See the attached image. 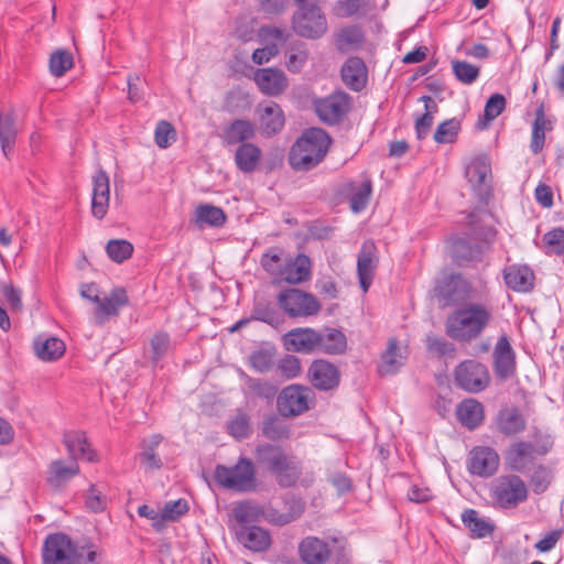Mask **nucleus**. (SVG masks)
Listing matches in <instances>:
<instances>
[{
	"instance_id": "1",
	"label": "nucleus",
	"mask_w": 564,
	"mask_h": 564,
	"mask_svg": "<svg viewBox=\"0 0 564 564\" xmlns=\"http://www.w3.org/2000/svg\"><path fill=\"white\" fill-rule=\"evenodd\" d=\"M254 458L281 488L294 487L303 475L302 460L281 445L259 443L254 447Z\"/></svg>"
},
{
	"instance_id": "2",
	"label": "nucleus",
	"mask_w": 564,
	"mask_h": 564,
	"mask_svg": "<svg viewBox=\"0 0 564 564\" xmlns=\"http://www.w3.org/2000/svg\"><path fill=\"white\" fill-rule=\"evenodd\" d=\"M492 314L481 303H467L448 315L445 322L446 335L462 343H470L481 335L490 324Z\"/></svg>"
},
{
	"instance_id": "3",
	"label": "nucleus",
	"mask_w": 564,
	"mask_h": 564,
	"mask_svg": "<svg viewBox=\"0 0 564 564\" xmlns=\"http://www.w3.org/2000/svg\"><path fill=\"white\" fill-rule=\"evenodd\" d=\"M332 139L321 128H310L296 139L290 149L288 162L294 171H311L326 156Z\"/></svg>"
},
{
	"instance_id": "4",
	"label": "nucleus",
	"mask_w": 564,
	"mask_h": 564,
	"mask_svg": "<svg viewBox=\"0 0 564 564\" xmlns=\"http://www.w3.org/2000/svg\"><path fill=\"white\" fill-rule=\"evenodd\" d=\"M552 447L551 436L534 427L532 441L518 440L508 446L505 453L506 465L514 473L525 474L534 465L535 457L546 455Z\"/></svg>"
},
{
	"instance_id": "5",
	"label": "nucleus",
	"mask_w": 564,
	"mask_h": 564,
	"mask_svg": "<svg viewBox=\"0 0 564 564\" xmlns=\"http://www.w3.org/2000/svg\"><path fill=\"white\" fill-rule=\"evenodd\" d=\"M214 478L221 487L237 492L254 491L258 487L254 464L245 456L239 457L231 467L217 465Z\"/></svg>"
},
{
	"instance_id": "6",
	"label": "nucleus",
	"mask_w": 564,
	"mask_h": 564,
	"mask_svg": "<svg viewBox=\"0 0 564 564\" xmlns=\"http://www.w3.org/2000/svg\"><path fill=\"white\" fill-rule=\"evenodd\" d=\"M297 10L292 17L294 32L306 39H319L327 31V20L317 0H294Z\"/></svg>"
},
{
	"instance_id": "7",
	"label": "nucleus",
	"mask_w": 564,
	"mask_h": 564,
	"mask_svg": "<svg viewBox=\"0 0 564 564\" xmlns=\"http://www.w3.org/2000/svg\"><path fill=\"white\" fill-rule=\"evenodd\" d=\"M490 496L497 507L514 509L528 500L529 489L520 476L516 474L501 475L492 482Z\"/></svg>"
},
{
	"instance_id": "8",
	"label": "nucleus",
	"mask_w": 564,
	"mask_h": 564,
	"mask_svg": "<svg viewBox=\"0 0 564 564\" xmlns=\"http://www.w3.org/2000/svg\"><path fill=\"white\" fill-rule=\"evenodd\" d=\"M490 380L487 366L475 359L463 360L454 369L456 387L468 393L482 392L489 387Z\"/></svg>"
},
{
	"instance_id": "9",
	"label": "nucleus",
	"mask_w": 564,
	"mask_h": 564,
	"mask_svg": "<svg viewBox=\"0 0 564 564\" xmlns=\"http://www.w3.org/2000/svg\"><path fill=\"white\" fill-rule=\"evenodd\" d=\"M435 294L444 306L467 303L478 296L470 281L459 273H453L440 281Z\"/></svg>"
},
{
	"instance_id": "10",
	"label": "nucleus",
	"mask_w": 564,
	"mask_h": 564,
	"mask_svg": "<svg viewBox=\"0 0 564 564\" xmlns=\"http://www.w3.org/2000/svg\"><path fill=\"white\" fill-rule=\"evenodd\" d=\"M276 301L279 306L290 317H308L317 315L321 311L318 300L311 293L299 289H286L281 291Z\"/></svg>"
},
{
	"instance_id": "11",
	"label": "nucleus",
	"mask_w": 564,
	"mask_h": 564,
	"mask_svg": "<svg viewBox=\"0 0 564 564\" xmlns=\"http://www.w3.org/2000/svg\"><path fill=\"white\" fill-rule=\"evenodd\" d=\"M80 554L77 546L64 533L46 536L43 549V564H79Z\"/></svg>"
},
{
	"instance_id": "12",
	"label": "nucleus",
	"mask_w": 564,
	"mask_h": 564,
	"mask_svg": "<svg viewBox=\"0 0 564 564\" xmlns=\"http://www.w3.org/2000/svg\"><path fill=\"white\" fill-rule=\"evenodd\" d=\"M313 391L300 384H290L282 389L276 399L281 416L294 417L306 412L313 401Z\"/></svg>"
},
{
	"instance_id": "13",
	"label": "nucleus",
	"mask_w": 564,
	"mask_h": 564,
	"mask_svg": "<svg viewBox=\"0 0 564 564\" xmlns=\"http://www.w3.org/2000/svg\"><path fill=\"white\" fill-rule=\"evenodd\" d=\"M314 108L323 122L334 126L339 123L350 111L351 98L344 91H334L315 100Z\"/></svg>"
},
{
	"instance_id": "14",
	"label": "nucleus",
	"mask_w": 564,
	"mask_h": 564,
	"mask_svg": "<svg viewBox=\"0 0 564 564\" xmlns=\"http://www.w3.org/2000/svg\"><path fill=\"white\" fill-rule=\"evenodd\" d=\"M465 176L480 202H487L491 196V166L488 159L477 156L466 166Z\"/></svg>"
},
{
	"instance_id": "15",
	"label": "nucleus",
	"mask_w": 564,
	"mask_h": 564,
	"mask_svg": "<svg viewBox=\"0 0 564 564\" xmlns=\"http://www.w3.org/2000/svg\"><path fill=\"white\" fill-rule=\"evenodd\" d=\"M91 215L101 220L108 213L110 202V178L107 172L98 169L91 177Z\"/></svg>"
},
{
	"instance_id": "16",
	"label": "nucleus",
	"mask_w": 564,
	"mask_h": 564,
	"mask_svg": "<svg viewBox=\"0 0 564 564\" xmlns=\"http://www.w3.org/2000/svg\"><path fill=\"white\" fill-rule=\"evenodd\" d=\"M499 455L489 446H476L469 453L468 469L479 477L492 476L499 467Z\"/></svg>"
},
{
	"instance_id": "17",
	"label": "nucleus",
	"mask_w": 564,
	"mask_h": 564,
	"mask_svg": "<svg viewBox=\"0 0 564 564\" xmlns=\"http://www.w3.org/2000/svg\"><path fill=\"white\" fill-rule=\"evenodd\" d=\"M492 358L494 371L499 379L505 380L514 375L517 367L516 352L506 335L498 338Z\"/></svg>"
},
{
	"instance_id": "18",
	"label": "nucleus",
	"mask_w": 564,
	"mask_h": 564,
	"mask_svg": "<svg viewBox=\"0 0 564 564\" xmlns=\"http://www.w3.org/2000/svg\"><path fill=\"white\" fill-rule=\"evenodd\" d=\"M378 261V251L375 242L366 240L360 248L357 259V273L364 292H367L372 283Z\"/></svg>"
},
{
	"instance_id": "19",
	"label": "nucleus",
	"mask_w": 564,
	"mask_h": 564,
	"mask_svg": "<svg viewBox=\"0 0 564 564\" xmlns=\"http://www.w3.org/2000/svg\"><path fill=\"white\" fill-rule=\"evenodd\" d=\"M308 378L312 386L321 391H328L339 384L338 368L326 360H314L308 368Z\"/></svg>"
},
{
	"instance_id": "20",
	"label": "nucleus",
	"mask_w": 564,
	"mask_h": 564,
	"mask_svg": "<svg viewBox=\"0 0 564 564\" xmlns=\"http://www.w3.org/2000/svg\"><path fill=\"white\" fill-rule=\"evenodd\" d=\"M495 425L501 435L514 437L527 430L528 421L518 406H506L496 415Z\"/></svg>"
},
{
	"instance_id": "21",
	"label": "nucleus",
	"mask_w": 564,
	"mask_h": 564,
	"mask_svg": "<svg viewBox=\"0 0 564 564\" xmlns=\"http://www.w3.org/2000/svg\"><path fill=\"white\" fill-rule=\"evenodd\" d=\"M253 79L259 90L267 96H279L289 86L288 77L280 68H259L254 72Z\"/></svg>"
},
{
	"instance_id": "22",
	"label": "nucleus",
	"mask_w": 564,
	"mask_h": 564,
	"mask_svg": "<svg viewBox=\"0 0 564 564\" xmlns=\"http://www.w3.org/2000/svg\"><path fill=\"white\" fill-rule=\"evenodd\" d=\"M319 332L313 328H295L284 335V346L289 351L311 354L318 349Z\"/></svg>"
},
{
	"instance_id": "23",
	"label": "nucleus",
	"mask_w": 564,
	"mask_h": 564,
	"mask_svg": "<svg viewBox=\"0 0 564 564\" xmlns=\"http://www.w3.org/2000/svg\"><path fill=\"white\" fill-rule=\"evenodd\" d=\"M330 554L329 544L317 536H306L299 543V556L304 564H326Z\"/></svg>"
},
{
	"instance_id": "24",
	"label": "nucleus",
	"mask_w": 564,
	"mask_h": 564,
	"mask_svg": "<svg viewBox=\"0 0 564 564\" xmlns=\"http://www.w3.org/2000/svg\"><path fill=\"white\" fill-rule=\"evenodd\" d=\"M502 274L506 285L514 292L527 293L534 286V272L527 264L507 265Z\"/></svg>"
},
{
	"instance_id": "25",
	"label": "nucleus",
	"mask_w": 564,
	"mask_h": 564,
	"mask_svg": "<svg viewBox=\"0 0 564 564\" xmlns=\"http://www.w3.org/2000/svg\"><path fill=\"white\" fill-rule=\"evenodd\" d=\"M256 131V126L250 120L236 119L224 128L220 138L225 147H239L242 143H251Z\"/></svg>"
},
{
	"instance_id": "26",
	"label": "nucleus",
	"mask_w": 564,
	"mask_h": 564,
	"mask_svg": "<svg viewBox=\"0 0 564 564\" xmlns=\"http://www.w3.org/2000/svg\"><path fill=\"white\" fill-rule=\"evenodd\" d=\"M79 465L75 460L65 462L55 459L51 462L46 471V481L54 489H61L75 476L79 474Z\"/></svg>"
},
{
	"instance_id": "27",
	"label": "nucleus",
	"mask_w": 564,
	"mask_h": 564,
	"mask_svg": "<svg viewBox=\"0 0 564 564\" xmlns=\"http://www.w3.org/2000/svg\"><path fill=\"white\" fill-rule=\"evenodd\" d=\"M310 278L311 260L306 254L300 253L295 258L288 257L279 283L286 282L290 284H299L307 281Z\"/></svg>"
},
{
	"instance_id": "28",
	"label": "nucleus",
	"mask_w": 564,
	"mask_h": 564,
	"mask_svg": "<svg viewBox=\"0 0 564 564\" xmlns=\"http://www.w3.org/2000/svg\"><path fill=\"white\" fill-rule=\"evenodd\" d=\"M69 454V459L77 462L84 459L87 462L96 460V453L91 449L86 434L80 431H70L64 434L63 440Z\"/></svg>"
},
{
	"instance_id": "29",
	"label": "nucleus",
	"mask_w": 564,
	"mask_h": 564,
	"mask_svg": "<svg viewBox=\"0 0 564 564\" xmlns=\"http://www.w3.org/2000/svg\"><path fill=\"white\" fill-rule=\"evenodd\" d=\"M258 111L260 128L265 137H272L283 129L285 118L283 110L276 102L270 101L260 106Z\"/></svg>"
},
{
	"instance_id": "30",
	"label": "nucleus",
	"mask_w": 564,
	"mask_h": 564,
	"mask_svg": "<svg viewBox=\"0 0 564 564\" xmlns=\"http://www.w3.org/2000/svg\"><path fill=\"white\" fill-rule=\"evenodd\" d=\"M236 534L238 541L253 552H264L271 545L269 531L257 525L241 527Z\"/></svg>"
},
{
	"instance_id": "31",
	"label": "nucleus",
	"mask_w": 564,
	"mask_h": 564,
	"mask_svg": "<svg viewBox=\"0 0 564 564\" xmlns=\"http://www.w3.org/2000/svg\"><path fill=\"white\" fill-rule=\"evenodd\" d=\"M260 431L261 435L271 443L288 441L292 435L291 424L281 414L265 415L260 424Z\"/></svg>"
},
{
	"instance_id": "32",
	"label": "nucleus",
	"mask_w": 564,
	"mask_h": 564,
	"mask_svg": "<svg viewBox=\"0 0 564 564\" xmlns=\"http://www.w3.org/2000/svg\"><path fill=\"white\" fill-rule=\"evenodd\" d=\"M341 79L345 85L355 91H360L367 83V68L359 57L348 58L341 67Z\"/></svg>"
},
{
	"instance_id": "33",
	"label": "nucleus",
	"mask_w": 564,
	"mask_h": 564,
	"mask_svg": "<svg viewBox=\"0 0 564 564\" xmlns=\"http://www.w3.org/2000/svg\"><path fill=\"white\" fill-rule=\"evenodd\" d=\"M262 159V150L253 143H242L237 147L234 161L237 169L250 174L258 170Z\"/></svg>"
},
{
	"instance_id": "34",
	"label": "nucleus",
	"mask_w": 564,
	"mask_h": 564,
	"mask_svg": "<svg viewBox=\"0 0 564 564\" xmlns=\"http://www.w3.org/2000/svg\"><path fill=\"white\" fill-rule=\"evenodd\" d=\"M553 129L552 121L546 118L544 105L540 104L534 112V120L532 123V133L530 140V150L533 154H539L545 144V133Z\"/></svg>"
},
{
	"instance_id": "35",
	"label": "nucleus",
	"mask_w": 564,
	"mask_h": 564,
	"mask_svg": "<svg viewBox=\"0 0 564 564\" xmlns=\"http://www.w3.org/2000/svg\"><path fill=\"white\" fill-rule=\"evenodd\" d=\"M33 349L42 361H55L59 359L66 350L64 341L55 336H39L33 341Z\"/></svg>"
},
{
	"instance_id": "36",
	"label": "nucleus",
	"mask_w": 564,
	"mask_h": 564,
	"mask_svg": "<svg viewBox=\"0 0 564 564\" xmlns=\"http://www.w3.org/2000/svg\"><path fill=\"white\" fill-rule=\"evenodd\" d=\"M458 421L473 431L482 424L485 419L484 405L475 399H466L457 406Z\"/></svg>"
},
{
	"instance_id": "37",
	"label": "nucleus",
	"mask_w": 564,
	"mask_h": 564,
	"mask_svg": "<svg viewBox=\"0 0 564 564\" xmlns=\"http://www.w3.org/2000/svg\"><path fill=\"white\" fill-rule=\"evenodd\" d=\"M451 253L458 265H468L482 259L481 247L471 245L465 238H455L452 241Z\"/></svg>"
},
{
	"instance_id": "38",
	"label": "nucleus",
	"mask_w": 564,
	"mask_h": 564,
	"mask_svg": "<svg viewBox=\"0 0 564 564\" xmlns=\"http://www.w3.org/2000/svg\"><path fill=\"white\" fill-rule=\"evenodd\" d=\"M406 356L402 354L395 338L389 339L388 347L381 355L378 372L381 376L394 375L403 366Z\"/></svg>"
},
{
	"instance_id": "39",
	"label": "nucleus",
	"mask_w": 564,
	"mask_h": 564,
	"mask_svg": "<svg viewBox=\"0 0 564 564\" xmlns=\"http://www.w3.org/2000/svg\"><path fill=\"white\" fill-rule=\"evenodd\" d=\"M163 441L161 434H152L142 438L140 443L141 452L139 453L140 463L150 470L160 469L163 462L156 454V449Z\"/></svg>"
},
{
	"instance_id": "40",
	"label": "nucleus",
	"mask_w": 564,
	"mask_h": 564,
	"mask_svg": "<svg viewBox=\"0 0 564 564\" xmlns=\"http://www.w3.org/2000/svg\"><path fill=\"white\" fill-rule=\"evenodd\" d=\"M18 137L13 111L0 112V147L6 158L12 153Z\"/></svg>"
},
{
	"instance_id": "41",
	"label": "nucleus",
	"mask_w": 564,
	"mask_h": 564,
	"mask_svg": "<svg viewBox=\"0 0 564 564\" xmlns=\"http://www.w3.org/2000/svg\"><path fill=\"white\" fill-rule=\"evenodd\" d=\"M462 522L468 529L473 538L482 539L490 535L495 530V524L486 518L479 516L475 509H466L462 513Z\"/></svg>"
},
{
	"instance_id": "42",
	"label": "nucleus",
	"mask_w": 564,
	"mask_h": 564,
	"mask_svg": "<svg viewBox=\"0 0 564 564\" xmlns=\"http://www.w3.org/2000/svg\"><path fill=\"white\" fill-rule=\"evenodd\" d=\"M128 304V295L124 289H113L108 296L99 297L97 302V316L117 315L119 310Z\"/></svg>"
},
{
	"instance_id": "43",
	"label": "nucleus",
	"mask_w": 564,
	"mask_h": 564,
	"mask_svg": "<svg viewBox=\"0 0 564 564\" xmlns=\"http://www.w3.org/2000/svg\"><path fill=\"white\" fill-rule=\"evenodd\" d=\"M286 259L288 257L284 256L282 249L272 247L262 254L260 264L263 270L273 278V281L279 283V279L285 267Z\"/></svg>"
},
{
	"instance_id": "44",
	"label": "nucleus",
	"mask_w": 564,
	"mask_h": 564,
	"mask_svg": "<svg viewBox=\"0 0 564 564\" xmlns=\"http://www.w3.org/2000/svg\"><path fill=\"white\" fill-rule=\"evenodd\" d=\"M226 223V214L220 207L209 204L199 205L195 209V224L199 228L205 226L221 227Z\"/></svg>"
},
{
	"instance_id": "45",
	"label": "nucleus",
	"mask_w": 564,
	"mask_h": 564,
	"mask_svg": "<svg viewBox=\"0 0 564 564\" xmlns=\"http://www.w3.org/2000/svg\"><path fill=\"white\" fill-rule=\"evenodd\" d=\"M318 352L338 355L346 350V336L338 329H329L327 333H319Z\"/></svg>"
},
{
	"instance_id": "46",
	"label": "nucleus",
	"mask_w": 564,
	"mask_h": 564,
	"mask_svg": "<svg viewBox=\"0 0 564 564\" xmlns=\"http://www.w3.org/2000/svg\"><path fill=\"white\" fill-rule=\"evenodd\" d=\"M351 195L349 198L350 209L358 214L366 209L368 206L371 193L372 182L366 176L360 185L356 186L354 183L350 184Z\"/></svg>"
},
{
	"instance_id": "47",
	"label": "nucleus",
	"mask_w": 564,
	"mask_h": 564,
	"mask_svg": "<svg viewBox=\"0 0 564 564\" xmlns=\"http://www.w3.org/2000/svg\"><path fill=\"white\" fill-rule=\"evenodd\" d=\"M250 319L263 322L272 327H278L283 321L275 306L267 301L254 303Z\"/></svg>"
},
{
	"instance_id": "48",
	"label": "nucleus",
	"mask_w": 564,
	"mask_h": 564,
	"mask_svg": "<svg viewBox=\"0 0 564 564\" xmlns=\"http://www.w3.org/2000/svg\"><path fill=\"white\" fill-rule=\"evenodd\" d=\"M232 514L242 527L262 519L263 508L253 501H243L235 506Z\"/></svg>"
},
{
	"instance_id": "49",
	"label": "nucleus",
	"mask_w": 564,
	"mask_h": 564,
	"mask_svg": "<svg viewBox=\"0 0 564 564\" xmlns=\"http://www.w3.org/2000/svg\"><path fill=\"white\" fill-rule=\"evenodd\" d=\"M107 256L117 263H122L133 253V246L126 239L109 240L106 246Z\"/></svg>"
},
{
	"instance_id": "50",
	"label": "nucleus",
	"mask_w": 564,
	"mask_h": 564,
	"mask_svg": "<svg viewBox=\"0 0 564 564\" xmlns=\"http://www.w3.org/2000/svg\"><path fill=\"white\" fill-rule=\"evenodd\" d=\"M249 392L258 398L271 401L278 392V386L268 380L249 377L246 381Z\"/></svg>"
},
{
	"instance_id": "51",
	"label": "nucleus",
	"mask_w": 564,
	"mask_h": 564,
	"mask_svg": "<svg viewBox=\"0 0 564 564\" xmlns=\"http://www.w3.org/2000/svg\"><path fill=\"white\" fill-rule=\"evenodd\" d=\"M369 10V0H338L334 12L340 18H350L356 14H364Z\"/></svg>"
},
{
	"instance_id": "52",
	"label": "nucleus",
	"mask_w": 564,
	"mask_h": 564,
	"mask_svg": "<svg viewBox=\"0 0 564 564\" xmlns=\"http://www.w3.org/2000/svg\"><path fill=\"white\" fill-rule=\"evenodd\" d=\"M460 130V123L457 119H448L440 123L434 132V141L440 144L453 143Z\"/></svg>"
},
{
	"instance_id": "53",
	"label": "nucleus",
	"mask_w": 564,
	"mask_h": 564,
	"mask_svg": "<svg viewBox=\"0 0 564 564\" xmlns=\"http://www.w3.org/2000/svg\"><path fill=\"white\" fill-rule=\"evenodd\" d=\"M364 41V32L356 25L341 29L337 35V44L341 50L357 47L361 45Z\"/></svg>"
},
{
	"instance_id": "54",
	"label": "nucleus",
	"mask_w": 564,
	"mask_h": 564,
	"mask_svg": "<svg viewBox=\"0 0 564 564\" xmlns=\"http://www.w3.org/2000/svg\"><path fill=\"white\" fill-rule=\"evenodd\" d=\"M73 67V56L65 50L54 52L50 57V70L56 76H63L68 69Z\"/></svg>"
},
{
	"instance_id": "55",
	"label": "nucleus",
	"mask_w": 564,
	"mask_h": 564,
	"mask_svg": "<svg viewBox=\"0 0 564 564\" xmlns=\"http://www.w3.org/2000/svg\"><path fill=\"white\" fill-rule=\"evenodd\" d=\"M258 37L263 45L276 44L279 46L289 40L290 34L280 28L263 25L258 31Z\"/></svg>"
},
{
	"instance_id": "56",
	"label": "nucleus",
	"mask_w": 564,
	"mask_h": 564,
	"mask_svg": "<svg viewBox=\"0 0 564 564\" xmlns=\"http://www.w3.org/2000/svg\"><path fill=\"white\" fill-rule=\"evenodd\" d=\"M532 467L533 470L530 479L533 486V490L536 494L544 492L547 489L549 485L551 484L552 473L550 468L542 464H539L536 466L533 465Z\"/></svg>"
},
{
	"instance_id": "57",
	"label": "nucleus",
	"mask_w": 564,
	"mask_h": 564,
	"mask_svg": "<svg viewBox=\"0 0 564 564\" xmlns=\"http://www.w3.org/2000/svg\"><path fill=\"white\" fill-rule=\"evenodd\" d=\"M453 72L456 78L463 84L470 85L479 76V68L463 61L453 62Z\"/></svg>"
},
{
	"instance_id": "58",
	"label": "nucleus",
	"mask_w": 564,
	"mask_h": 564,
	"mask_svg": "<svg viewBox=\"0 0 564 564\" xmlns=\"http://www.w3.org/2000/svg\"><path fill=\"white\" fill-rule=\"evenodd\" d=\"M228 432L237 440L247 438L250 435V419L246 413H238L229 423Z\"/></svg>"
},
{
	"instance_id": "59",
	"label": "nucleus",
	"mask_w": 564,
	"mask_h": 564,
	"mask_svg": "<svg viewBox=\"0 0 564 564\" xmlns=\"http://www.w3.org/2000/svg\"><path fill=\"white\" fill-rule=\"evenodd\" d=\"M308 58L307 51L303 43H297L291 47L286 61V67L292 73H299Z\"/></svg>"
},
{
	"instance_id": "60",
	"label": "nucleus",
	"mask_w": 564,
	"mask_h": 564,
	"mask_svg": "<svg viewBox=\"0 0 564 564\" xmlns=\"http://www.w3.org/2000/svg\"><path fill=\"white\" fill-rule=\"evenodd\" d=\"M188 511V503L185 499L167 501L162 509L163 523L166 521H177Z\"/></svg>"
},
{
	"instance_id": "61",
	"label": "nucleus",
	"mask_w": 564,
	"mask_h": 564,
	"mask_svg": "<svg viewBox=\"0 0 564 564\" xmlns=\"http://www.w3.org/2000/svg\"><path fill=\"white\" fill-rule=\"evenodd\" d=\"M506 108V99L501 94H494L485 105L484 118L487 122L495 120Z\"/></svg>"
},
{
	"instance_id": "62",
	"label": "nucleus",
	"mask_w": 564,
	"mask_h": 564,
	"mask_svg": "<svg viewBox=\"0 0 564 564\" xmlns=\"http://www.w3.org/2000/svg\"><path fill=\"white\" fill-rule=\"evenodd\" d=\"M151 358L154 362L163 358L170 348V336L166 333H156L150 341Z\"/></svg>"
},
{
	"instance_id": "63",
	"label": "nucleus",
	"mask_w": 564,
	"mask_h": 564,
	"mask_svg": "<svg viewBox=\"0 0 564 564\" xmlns=\"http://www.w3.org/2000/svg\"><path fill=\"white\" fill-rule=\"evenodd\" d=\"M155 143L159 148L165 149L171 145L175 139V130L173 126L167 121H160L154 132Z\"/></svg>"
},
{
	"instance_id": "64",
	"label": "nucleus",
	"mask_w": 564,
	"mask_h": 564,
	"mask_svg": "<svg viewBox=\"0 0 564 564\" xmlns=\"http://www.w3.org/2000/svg\"><path fill=\"white\" fill-rule=\"evenodd\" d=\"M545 245L558 256H564V229L555 228L543 236Z\"/></svg>"
}]
</instances>
